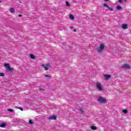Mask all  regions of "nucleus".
Returning a JSON list of instances; mask_svg holds the SVG:
<instances>
[{
	"label": "nucleus",
	"instance_id": "f257e3e1",
	"mask_svg": "<svg viewBox=\"0 0 131 131\" xmlns=\"http://www.w3.org/2000/svg\"><path fill=\"white\" fill-rule=\"evenodd\" d=\"M97 101L99 103H100L101 104H106V103H107V100H106V99L102 97H99Z\"/></svg>",
	"mask_w": 131,
	"mask_h": 131
},
{
	"label": "nucleus",
	"instance_id": "f03ea898",
	"mask_svg": "<svg viewBox=\"0 0 131 131\" xmlns=\"http://www.w3.org/2000/svg\"><path fill=\"white\" fill-rule=\"evenodd\" d=\"M4 66L5 67H6L7 69H8V71H10V72H13V71H14V70H13V69L10 67V64L5 63Z\"/></svg>",
	"mask_w": 131,
	"mask_h": 131
},
{
	"label": "nucleus",
	"instance_id": "7ed1b4c3",
	"mask_svg": "<svg viewBox=\"0 0 131 131\" xmlns=\"http://www.w3.org/2000/svg\"><path fill=\"white\" fill-rule=\"evenodd\" d=\"M41 67H43L45 70H46V71H48V70H49V67H50V63H47L46 65L45 64H42L41 65Z\"/></svg>",
	"mask_w": 131,
	"mask_h": 131
},
{
	"label": "nucleus",
	"instance_id": "20e7f679",
	"mask_svg": "<svg viewBox=\"0 0 131 131\" xmlns=\"http://www.w3.org/2000/svg\"><path fill=\"white\" fill-rule=\"evenodd\" d=\"M96 88L99 91H103V88H102V84L100 82L96 83Z\"/></svg>",
	"mask_w": 131,
	"mask_h": 131
},
{
	"label": "nucleus",
	"instance_id": "39448f33",
	"mask_svg": "<svg viewBox=\"0 0 131 131\" xmlns=\"http://www.w3.org/2000/svg\"><path fill=\"white\" fill-rule=\"evenodd\" d=\"M105 46H104L103 43H101L100 45V49L98 50V53H101L103 49H104Z\"/></svg>",
	"mask_w": 131,
	"mask_h": 131
},
{
	"label": "nucleus",
	"instance_id": "423d86ee",
	"mask_svg": "<svg viewBox=\"0 0 131 131\" xmlns=\"http://www.w3.org/2000/svg\"><path fill=\"white\" fill-rule=\"evenodd\" d=\"M122 68H126V69H130V66H129V64L127 63H124L122 65Z\"/></svg>",
	"mask_w": 131,
	"mask_h": 131
},
{
	"label": "nucleus",
	"instance_id": "0eeeda50",
	"mask_svg": "<svg viewBox=\"0 0 131 131\" xmlns=\"http://www.w3.org/2000/svg\"><path fill=\"white\" fill-rule=\"evenodd\" d=\"M57 116H50L48 119H49V120H57Z\"/></svg>",
	"mask_w": 131,
	"mask_h": 131
},
{
	"label": "nucleus",
	"instance_id": "6e6552de",
	"mask_svg": "<svg viewBox=\"0 0 131 131\" xmlns=\"http://www.w3.org/2000/svg\"><path fill=\"white\" fill-rule=\"evenodd\" d=\"M103 7L104 8H107V9H108V10H110V11H113V8L110 7L108 5L106 4H103Z\"/></svg>",
	"mask_w": 131,
	"mask_h": 131
},
{
	"label": "nucleus",
	"instance_id": "1a4fd4ad",
	"mask_svg": "<svg viewBox=\"0 0 131 131\" xmlns=\"http://www.w3.org/2000/svg\"><path fill=\"white\" fill-rule=\"evenodd\" d=\"M122 28H123V29H127V28H128V26H127V24H122Z\"/></svg>",
	"mask_w": 131,
	"mask_h": 131
},
{
	"label": "nucleus",
	"instance_id": "9d476101",
	"mask_svg": "<svg viewBox=\"0 0 131 131\" xmlns=\"http://www.w3.org/2000/svg\"><path fill=\"white\" fill-rule=\"evenodd\" d=\"M104 77L106 79V80H108L110 77H111V75H104Z\"/></svg>",
	"mask_w": 131,
	"mask_h": 131
},
{
	"label": "nucleus",
	"instance_id": "9b49d317",
	"mask_svg": "<svg viewBox=\"0 0 131 131\" xmlns=\"http://www.w3.org/2000/svg\"><path fill=\"white\" fill-rule=\"evenodd\" d=\"M91 129H92L93 130H97V126H92L91 127Z\"/></svg>",
	"mask_w": 131,
	"mask_h": 131
},
{
	"label": "nucleus",
	"instance_id": "f8f14e48",
	"mask_svg": "<svg viewBox=\"0 0 131 131\" xmlns=\"http://www.w3.org/2000/svg\"><path fill=\"white\" fill-rule=\"evenodd\" d=\"M122 9V7L121 6L118 5V6L116 7V10H118V11Z\"/></svg>",
	"mask_w": 131,
	"mask_h": 131
},
{
	"label": "nucleus",
	"instance_id": "ddd939ff",
	"mask_svg": "<svg viewBox=\"0 0 131 131\" xmlns=\"http://www.w3.org/2000/svg\"><path fill=\"white\" fill-rule=\"evenodd\" d=\"M10 13H15V9L13 7H11L10 9Z\"/></svg>",
	"mask_w": 131,
	"mask_h": 131
},
{
	"label": "nucleus",
	"instance_id": "4468645a",
	"mask_svg": "<svg viewBox=\"0 0 131 131\" xmlns=\"http://www.w3.org/2000/svg\"><path fill=\"white\" fill-rule=\"evenodd\" d=\"M6 125H7V124L5 123H3L1 124H0V127H5L6 126Z\"/></svg>",
	"mask_w": 131,
	"mask_h": 131
},
{
	"label": "nucleus",
	"instance_id": "2eb2a0df",
	"mask_svg": "<svg viewBox=\"0 0 131 131\" xmlns=\"http://www.w3.org/2000/svg\"><path fill=\"white\" fill-rule=\"evenodd\" d=\"M122 112L124 113V114H126L128 113V111H127V110H123Z\"/></svg>",
	"mask_w": 131,
	"mask_h": 131
},
{
	"label": "nucleus",
	"instance_id": "dca6fc26",
	"mask_svg": "<svg viewBox=\"0 0 131 131\" xmlns=\"http://www.w3.org/2000/svg\"><path fill=\"white\" fill-rule=\"evenodd\" d=\"M70 18L71 19V20H74V16L72 14H70Z\"/></svg>",
	"mask_w": 131,
	"mask_h": 131
},
{
	"label": "nucleus",
	"instance_id": "f3484780",
	"mask_svg": "<svg viewBox=\"0 0 131 131\" xmlns=\"http://www.w3.org/2000/svg\"><path fill=\"white\" fill-rule=\"evenodd\" d=\"M79 111H80L81 114H83V113H84V111H83V109H82L81 108H80L79 109Z\"/></svg>",
	"mask_w": 131,
	"mask_h": 131
},
{
	"label": "nucleus",
	"instance_id": "a211bd4d",
	"mask_svg": "<svg viewBox=\"0 0 131 131\" xmlns=\"http://www.w3.org/2000/svg\"><path fill=\"white\" fill-rule=\"evenodd\" d=\"M30 58H31V59H35L36 57H35V56H34V55L31 54Z\"/></svg>",
	"mask_w": 131,
	"mask_h": 131
},
{
	"label": "nucleus",
	"instance_id": "6ab92c4d",
	"mask_svg": "<svg viewBox=\"0 0 131 131\" xmlns=\"http://www.w3.org/2000/svg\"><path fill=\"white\" fill-rule=\"evenodd\" d=\"M29 123H30V124H31L32 125H33V124H34V123L31 120H30L29 121Z\"/></svg>",
	"mask_w": 131,
	"mask_h": 131
},
{
	"label": "nucleus",
	"instance_id": "aec40b11",
	"mask_svg": "<svg viewBox=\"0 0 131 131\" xmlns=\"http://www.w3.org/2000/svg\"><path fill=\"white\" fill-rule=\"evenodd\" d=\"M66 6H67V7H70V6H71L69 2H68V1L66 2Z\"/></svg>",
	"mask_w": 131,
	"mask_h": 131
},
{
	"label": "nucleus",
	"instance_id": "412c9836",
	"mask_svg": "<svg viewBox=\"0 0 131 131\" xmlns=\"http://www.w3.org/2000/svg\"><path fill=\"white\" fill-rule=\"evenodd\" d=\"M7 111H9V112H14V110L11 108L8 109Z\"/></svg>",
	"mask_w": 131,
	"mask_h": 131
},
{
	"label": "nucleus",
	"instance_id": "4be33fe9",
	"mask_svg": "<svg viewBox=\"0 0 131 131\" xmlns=\"http://www.w3.org/2000/svg\"><path fill=\"white\" fill-rule=\"evenodd\" d=\"M0 76H2L3 77H4V76H5V73H0Z\"/></svg>",
	"mask_w": 131,
	"mask_h": 131
},
{
	"label": "nucleus",
	"instance_id": "5701e85b",
	"mask_svg": "<svg viewBox=\"0 0 131 131\" xmlns=\"http://www.w3.org/2000/svg\"><path fill=\"white\" fill-rule=\"evenodd\" d=\"M15 108H17V109H19V110H21V111H23V108L22 107H18L16 106L15 107Z\"/></svg>",
	"mask_w": 131,
	"mask_h": 131
},
{
	"label": "nucleus",
	"instance_id": "b1692460",
	"mask_svg": "<svg viewBox=\"0 0 131 131\" xmlns=\"http://www.w3.org/2000/svg\"><path fill=\"white\" fill-rule=\"evenodd\" d=\"M45 77H48V78H51V76H50L49 75H45Z\"/></svg>",
	"mask_w": 131,
	"mask_h": 131
},
{
	"label": "nucleus",
	"instance_id": "393cba45",
	"mask_svg": "<svg viewBox=\"0 0 131 131\" xmlns=\"http://www.w3.org/2000/svg\"><path fill=\"white\" fill-rule=\"evenodd\" d=\"M118 3H119V4H122V3H123V0H119Z\"/></svg>",
	"mask_w": 131,
	"mask_h": 131
},
{
	"label": "nucleus",
	"instance_id": "a878e982",
	"mask_svg": "<svg viewBox=\"0 0 131 131\" xmlns=\"http://www.w3.org/2000/svg\"><path fill=\"white\" fill-rule=\"evenodd\" d=\"M40 91H46V89L42 88H39Z\"/></svg>",
	"mask_w": 131,
	"mask_h": 131
},
{
	"label": "nucleus",
	"instance_id": "bb28decb",
	"mask_svg": "<svg viewBox=\"0 0 131 131\" xmlns=\"http://www.w3.org/2000/svg\"><path fill=\"white\" fill-rule=\"evenodd\" d=\"M73 31H74V32H76L77 30H76V29H74Z\"/></svg>",
	"mask_w": 131,
	"mask_h": 131
},
{
	"label": "nucleus",
	"instance_id": "cd10ccee",
	"mask_svg": "<svg viewBox=\"0 0 131 131\" xmlns=\"http://www.w3.org/2000/svg\"><path fill=\"white\" fill-rule=\"evenodd\" d=\"M70 29H73L74 27H70Z\"/></svg>",
	"mask_w": 131,
	"mask_h": 131
},
{
	"label": "nucleus",
	"instance_id": "c85d7f7f",
	"mask_svg": "<svg viewBox=\"0 0 131 131\" xmlns=\"http://www.w3.org/2000/svg\"><path fill=\"white\" fill-rule=\"evenodd\" d=\"M18 16H19V17H22V15H21V14H19V15H18Z\"/></svg>",
	"mask_w": 131,
	"mask_h": 131
},
{
	"label": "nucleus",
	"instance_id": "c756f323",
	"mask_svg": "<svg viewBox=\"0 0 131 131\" xmlns=\"http://www.w3.org/2000/svg\"><path fill=\"white\" fill-rule=\"evenodd\" d=\"M105 2H109V0H104Z\"/></svg>",
	"mask_w": 131,
	"mask_h": 131
},
{
	"label": "nucleus",
	"instance_id": "7c9ffc66",
	"mask_svg": "<svg viewBox=\"0 0 131 131\" xmlns=\"http://www.w3.org/2000/svg\"><path fill=\"white\" fill-rule=\"evenodd\" d=\"M124 2H126L127 0H124Z\"/></svg>",
	"mask_w": 131,
	"mask_h": 131
},
{
	"label": "nucleus",
	"instance_id": "2f4dec72",
	"mask_svg": "<svg viewBox=\"0 0 131 131\" xmlns=\"http://www.w3.org/2000/svg\"><path fill=\"white\" fill-rule=\"evenodd\" d=\"M2 3V1H0V3Z\"/></svg>",
	"mask_w": 131,
	"mask_h": 131
}]
</instances>
